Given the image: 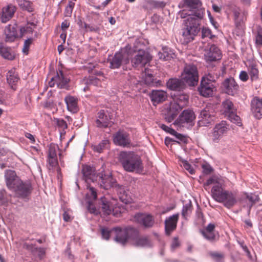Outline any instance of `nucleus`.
Returning a JSON list of instances; mask_svg holds the SVG:
<instances>
[{"label":"nucleus","mask_w":262,"mask_h":262,"mask_svg":"<svg viewBox=\"0 0 262 262\" xmlns=\"http://www.w3.org/2000/svg\"><path fill=\"white\" fill-rule=\"evenodd\" d=\"M118 160L124 170L127 172L140 173L144 169L141 157L133 151H121Z\"/></svg>","instance_id":"1"},{"label":"nucleus","mask_w":262,"mask_h":262,"mask_svg":"<svg viewBox=\"0 0 262 262\" xmlns=\"http://www.w3.org/2000/svg\"><path fill=\"white\" fill-rule=\"evenodd\" d=\"M211 192L213 199L216 201L222 203L228 208L232 207L237 202L236 192L224 190L221 186H214Z\"/></svg>","instance_id":"2"},{"label":"nucleus","mask_w":262,"mask_h":262,"mask_svg":"<svg viewBox=\"0 0 262 262\" xmlns=\"http://www.w3.org/2000/svg\"><path fill=\"white\" fill-rule=\"evenodd\" d=\"M202 18L191 16L184 20V27L182 29V36L184 43H188L192 41L194 36L200 32V22Z\"/></svg>","instance_id":"3"},{"label":"nucleus","mask_w":262,"mask_h":262,"mask_svg":"<svg viewBox=\"0 0 262 262\" xmlns=\"http://www.w3.org/2000/svg\"><path fill=\"white\" fill-rule=\"evenodd\" d=\"M188 97L186 95H180L176 101L170 102L168 107L167 108L166 113L165 114V119L168 122H172L177 117L179 112L186 105Z\"/></svg>","instance_id":"4"},{"label":"nucleus","mask_w":262,"mask_h":262,"mask_svg":"<svg viewBox=\"0 0 262 262\" xmlns=\"http://www.w3.org/2000/svg\"><path fill=\"white\" fill-rule=\"evenodd\" d=\"M181 77L186 83L190 86H194L198 84L199 82V73L198 68L193 64H186L183 71L181 74Z\"/></svg>","instance_id":"5"},{"label":"nucleus","mask_w":262,"mask_h":262,"mask_svg":"<svg viewBox=\"0 0 262 262\" xmlns=\"http://www.w3.org/2000/svg\"><path fill=\"white\" fill-rule=\"evenodd\" d=\"M134 228L130 226L124 228H114L112 230L116 233L115 241L122 245H125L129 240L131 242Z\"/></svg>","instance_id":"6"},{"label":"nucleus","mask_w":262,"mask_h":262,"mask_svg":"<svg viewBox=\"0 0 262 262\" xmlns=\"http://www.w3.org/2000/svg\"><path fill=\"white\" fill-rule=\"evenodd\" d=\"M131 241L132 245L140 248H149L152 246V242L149 236L141 235L139 231L134 228Z\"/></svg>","instance_id":"7"},{"label":"nucleus","mask_w":262,"mask_h":262,"mask_svg":"<svg viewBox=\"0 0 262 262\" xmlns=\"http://www.w3.org/2000/svg\"><path fill=\"white\" fill-rule=\"evenodd\" d=\"M230 130V125L226 121H222L216 123L213 127L212 133V141L214 143H218L220 139L226 135Z\"/></svg>","instance_id":"8"},{"label":"nucleus","mask_w":262,"mask_h":262,"mask_svg":"<svg viewBox=\"0 0 262 262\" xmlns=\"http://www.w3.org/2000/svg\"><path fill=\"white\" fill-rule=\"evenodd\" d=\"M185 3L189 9L190 13L189 16H194L198 18H203L205 9L201 8L202 4L199 0H185Z\"/></svg>","instance_id":"9"},{"label":"nucleus","mask_w":262,"mask_h":262,"mask_svg":"<svg viewBox=\"0 0 262 262\" xmlns=\"http://www.w3.org/2000/svg\"><path fill=\"white\" fill-rule=\"evenodd\" d=\"M16 197L20 199H27L32 191L31 184L29 182L22 180L12 190Z\"/></svg>","instance_id":"10"},{"label":"nucleus","mask_w":262,"mask_h":262,"mask_svg":"<svg viewBox=\"0 0 262 262\" xmlns=\"http://www.w3.org/2000/svg\"><path fill=\"white\" fill-rule=\"evenodd\" d=\"M205 59L207 61H215L221 59L222 53L215 45H208L205 50Z\"/></svg>","instance_id":"11"},{"label":"nucleus","mask_w":262,"mask_h":262,"mask_svg":"<svg viewBox=\"0 0 262 262\" xmlns=\"http://www.w3.org/2000/svg\"><path fill=\"white\" fill-rule=\"evenodd\" d=\"M195 115L194 112L190 110H186L183 111L179 118L175 121L174 124L180 126H184L185 123L190 125L194 124Z\"/></svg>","instance_id":"12"},{"label":"nucleus","mask_w":262,"mask_h":262,"mask_svg":"<svg viewBox=\"0 0 262 262\" xmlns=\"http://www.w3.org/2000/svg\"><path fill=\"white\" fill-rule=\"evenodd\" d=\"M113 142L116 145L127 147L130 144L129 135L123 130H119L113 135Z\"/></svg>","instance_id":"13"},{"label":"nucleus","mask_w":262,"mask_h":262,"mask_svg":"<svg viewBox=\"0 0 262 262\" xmlns=\"http://www.w3.org/2000/svg\"><path fill=\"white\" fill-rule=\"evenodd\" d=\"M151 59V57L148 52L144 50H139L137 53H136V54L132 59V63L135 67H137L139 65L144 66Z\"/></svg>","instance_id":"14"},{"label":"nucleus","mask_w":262,"mask_h":262,"mask_svg":"<svg viewBox=\"0 0 262 262\" xmlns=\"http://www.w3.org/2000/svg\"><path fill=\"white\" fill-rule=\"evenodd\" d=\"M5 180L7 188L11 191L21 181L15 171L10 169L5 171Z\"/></svg>","instance_id":"15"},{"label":"nucleus","mask_w":262,"mask_h":262,"mask_svg":"<svg viewBox=\"0 0 262 262\" xmlns=\"http://www.w3.org/2000/svg\"><path fill=\"white\" fill-rule=\"evenodd\" d=\"M223 87L225 92L231 96L236 95L239 91V86L232 77L225 79L223 82Z\"/></svg>","instance_id":"16"},{"label":"nucleus","mask_w":262,"mask_h":262,"mask_svg":"<svg viewBox=\"0 0 262 262\" xmlns=\"http://www.w3.org/2000/svg\"><path fill=\"white\" fill-rule=\"evenodd\" d=\"M95 121L98 127L106 128L111 125L112 118L110 114L104 110H100L97 114Z\"/></svg>","instance_id":"17"},{"label":"nucleus","mask_w":262,"mask_h":262,"mask_svg":"<svg viewBox=\"0 0 262 262\" xmlns=\"http://www.w3.org/2000/svg\"><path fill=\"white\" fill-rule=\"evenodd\" d=\"M135 221L146 228L154 226L155 221L152 215L145 213H137L134 216Z\"/></svg>","instance_id":"18"},{"label":"nucleus","mask_w":262,"mask_h":262,"mask_svg":"<svg viewBox=\"0 0 262 262\" xmlns=\"http://www.w3.org/2000/svg\"><path fill=\"white\" fill-rule=\"evenodd\" d=\"M251 110L257 119L262 118V97H254L251 102Z\"/></svg>","instance_id":"19"},{"label":"nucleus","mask_w":262,"mask_h":262,"mask_svg":"<svg viewBox=\"0 0 262 262\" xmlns=\"http://www.w3.org/2000/svg\"><path fill=\"white\" fill-rule=\"evenodd\" d=\"M108 61L110 62L111 69H118L123 63L127 64L129 60L128 58L124 59L121 53L117 52L113 56L109 57Z\"/></svg>","instance_id":"20"},{"label":"nucleus","mask_w":262,"mask_h":262,"mask_svg":"<svg viewBox=\"0 0 262 262\" xmlns=\"http://www.w3.org/2000/svg\"><path fill=\"white\" fill-rule=\"evenodd\" d=\"M205 79H202L201 84L198 88V91L201 95L205 97H209L213 95L215 87L211 82H207Z\"/></svg>","instance_id":"21"},{"label":"nucleus","mask_w":262,"mask_h":262,"mask_svg":"<svg viewBox=\"0 0 262 262\" xmlns=\"http://www.w3.org/2000/svg\"><path fill=\"white\" fill-rule=\"evenodd\" d=\"M99 183L100 186L104 189H108L111 187L116 189V185H118L116 183V180L114 179L112 174H104L99 177Z\"/></svg>","instance_id":"22"},{"label":"nucleus","mask_w":262,"mask_h":262,"mask_svg":"<svg viewBox=\"0 0 262 262\" xmlns=\"http://www.w3.org/2000/svg\"><path fill=\"white\" fill-rule=\"evenodd\" d=\"M179 219V214H173L165 221V231L166 234L169 235L177 227V222Z\"/></svg>","instance_id":"23"},{"label":"nucleus","mask_w":262,"mask_h":262,"mask_svg":"<svg viewBox=\"0 0 262 262\" xmlns=\"http://www.w3.org/2000/svg\"><path fill=\"white\" fill-rule=\"evenodd\" d=\"M167 88L173 91H181L186 88V82L181 79L170 78L167 82Z\"/></svg>","instance_id":"24"},{"label":"nucleus","mask_w":262,"mask_h":262,"mask_svg":"<svg viewBox=\"0 0 262 262\" xmlns=\"http://www.w3.org/2000/svg\"><path fill=\"white\" fill-rule=\"evenodd\" d=\"M200 117L201 118L199 121L200 125L207 126L213 120V112H211L209 108L206 107L201 111Z\"/></svg>","instance_id":"25"},{"label":"nucleus","mask_w":262,"mask_h":262,"mask_svg":"<svg viewBox=\"0 0 262 262\" xmlns=\"http://www.w3.org/2000/svg\"><path fill=\"white\" fill-rule=\"evenodd\" d=\"M149 97L154 105L164 101L167 98V93L162 90H152Z\"/></svg>","instance_id":"26"},{"label":"nucleus","mask_w":262,"mask_h":262,"mask_svg":"<svg viewBox=\"0 0 262 262\" xmlns=\"http://www.w3.org/2000/svg\"><path fill=\"white\" fill-rule=\"evenodd\" d=\"M16 8L12 5H9L2 9L1 20L3 23L9 21L14 15Z\"/></svg>","instance_id":"27"},{"label":"nucleus","mask_w":262,"mask_h":262,"mask_svg":"<svg viewBox=\"0 0 262 262\" xmlns=\"http://www.w3.org/2000/svg\"><path fill=\"white\" fill-rule=\"evenodd\" d=\"M100 207L104 215H110L112 214L114 211L112 203L105 197L101 198Z\"/></svg>","instance_id":"28"},{"label":"nucleus","mask_w":262,"mask_h":262,"mask_svg":"<svg viewBox=\"0 0 262 262\" xmlns=\"http://www.w3.org/2000/svg\"><path fill=\"white\" fill-rule=\"evenodd\" d=\"M57 86L60 89L65 88L69 82V78L64 75L62 71L57 72V75L53 77Z\"/></svg>","instance_id":"29"},{"label":"nucleus","mask_w":262,"mask_h":262,"mask_svg":"<svg viewBox=\"0 0 262 262\" xmlns=\"http://www.w3.org/2000/svg\"><path fill=\"white\" fill-rule=\"evenodd\" d=\"M6 41L7 42H13L17 37L16 29L12 25H8L5 29Z\"/></svg>","instance_id":"30"},{"label":"nucleus","mask_w":262,"mask_h":262,"mask_svg":"<svg viewBox=\"0 0 262 262\" xmlns=\"http://www.w3.org/2000/svg\"><path fill=\"white\" fill-rule=\"evenodd\" d=\"M246 200L245 201L248 203L247 204V207L248 208V212L250 213L251 209L252 207L256 203L258 202L260 200V198L258 195L256 194L255 193H245Z\"/></svg>","instance_id":"31"},{"label":"nucleus","mask_w":262,"mask_h":262,"mask_svg":"<svg viewBox=\"0 0 262 262\" xmlns=\"http://www.w3.org/2000/svg\"><path fill=\"white\" fill-rule=\"evenodd\" d=\"M19 80L18 74L14 70L9 71L7 75V80L11 89L15 90V85Z\"/></svg>","instance_id":"32"},{"label":"nucleus","mask_w":262,"mask_h":262,"mask_svg":"<svg viewBox=\"0 0 262 262\" xmlns=\"http://www.w3.org/2000/svg\"><path fill=\"white\" fill-rule=\"evenodd\" d=\"M115 190L117 191L119 198L121 202L125 204H127L129 202V196L127 194V193L122 186L119 185H116Z\"/></svg>","instance_id":"33"},{"label":"nucleus","mask_w":262,"mask_h":262,"mask_svg":"<svg viewBox=\"0 0 262 262\" xmlns=\"http://www.w3.org/2000/svg\"><path fill=\"white\" fill-rule=\"evenodd\" d=\"M68 109L71 112H75L77 108V100L74 97L69 96L65 98Z\"/></svg>","instance_id":"34"},{"label":"nucleus","mask_w":262,"mask_h":262,"mask_svg":"<svg viewBox=\"0 0 262 262\" xmlns=\"http://www.w3.org/2000/svg\"><path fill=\"white\" fill-rule=\"evenodd\" d=\"M82 173L83 176L87 181L89 180L93 181V177L95 176V170L90 166L85 165L82 168Z\"/></svg>","instance_id":"35"},{"label":"nucleus","mask_w":262,"mask_h":262,"mask_svg":"<svg viewBox=\"0 0 262 262\" xmlns=\"http://www.w3.org/2000/svg\"><path fill=\"white\" fill-rule=\"evenodd\" d=\"M223 109L224 114L226 116L233 112H236V109L234 108L232 101L230 100H226L222 103Z\"/></svg>","instance_id":"36"},{"label":"nucleus","mask_w":262,"mask_h":262,"mask_svg":"<svg viewBox=\"0 0 262 262\" xmlns=\"http://www.w3.org/2000/svg\"><path fill=\"white\" fill-rule=\"evenodd\" d=\"M174 54L167 49H163L162 51H160L158 54V58L163 60H168L173 58Z\"/></svg>","instance_id":"37"},{"label":"nucleus","mask_w":262,"mask_h":262,"mask_svg":"<svg viewBox=\"0 0 262 262\" xmlns=\"http://www.w3.org/2000/svg\"><path fill=\"white\" fill-rule=\"evenodd\" d=\"M35 27V25L33 23H28L20 29V36L21 37L25 34L32 33Z\"/></svg>","instance_id":"38"},{"label":"nucleus","mask_w":262,"mask_h":262,"mask_svg":"<svg viewBox=\"0 0 262 262\" xmlns=\"http://www.w3.org/2000/svg\"><path fill=\"white\" fill-rule=\"evenodd\" d=\"M249 74L250 76L251 80H255L258 78V70L256 65L251 63L249 65L248 69Z\"/></svg>","instance_id":"39"},{"label":"nucleus","mask_w":262,"mask_h":262,"mask_svg":"<svg viewBox=\"0 0 262 262\" xmlns=\"http://www.w3.org/2000/svg\"><path fill=\"white\" fill-rule=\"evenodd\" d=\"M83 83L87 85H94L95 86H99L100 85V80L94 76H90L88 78L83 80Z\"/></svg>","instance_id":"40"},{"label":"nucleus","mask_w":262,"mask_h":262,"mask_svg":"<svg viewBox=\"0 0 262 262\" xmlns=\"http://www.w3.org/2000/svg\"><path fill=\"white\" fill-rule=\"evenodd\" d=\"M19 6L24 10H27L29 12L33 11L32 4L26 0H18Z\"/></svg>","instance_id":"41"},{"label":"nucleus","mask_w":262,"mask_h":262,"mask_svg":"<svg viewBox=\"0 0 262 262\" xmlns=\"http://www.w3.org/2000/svg\"><path fill=\"white\" fill-rule=\"evenodd\" d=\"M59 150L57 145L51 144L49 146L48 158H57V151Z\"/></svg>","instance_id":"42"},{"label":"nucleus","mask_w":262,"mask_h":262,"mask_svg":"<svg viewBox=\"0 0 262 262\" xmlns=\"http://www.w3.org/2000/svg\"><path fill=\"white\" fill-rule=\"evenodd\" d=\"M11 195L8 194L5 189L0 190V203L4 204L5 203L10 202Z\"/></svg>","instance_id":"43"},{"label":"nucleus","mask_w":262,"mask_h":262,"mask_svg":"<svg viewBox=\"0 0 262 262\" xmlns=\"http://www.w3.org/2000/svg\"><path fill=\"white\" fill-rule=\"evenodd\" d=\"M228 119L231 122L233 123L236 124L238 126H241L242 125L240 117L236 115L235 112H233L232 113H230L227 115Z\"/></svg>","instance_id":"44"},{"label":"nucleus","mask_w":262,"mask_h":262,"mask_svg":"<svg viewBox=\"0 0 262 262\" xmlns=\"http://www.w3.org/2000/svg\"><path fill=\"white\" fill-rule=\"evenodd\" d=\"M0 54L4 58L9 60H12L14 58V56L10 52L9 49L7 48L1 47Z\"/></svg>","instance_id":"45"},{"label":"nucleus","mask_w":262,"mask_h":262,"mask_svg":"<svg viewBox=\"0 0 262 262\" xmlns=\"http://www.w3.org/2000/svg\"><path fill=\"white\" fill-rule=\"evenodd\" d=\"M217 184L218 186L219 185H221V179L219 177L215 176H212L210 178H209L207 181L204 183V186H207L211 184Z\"/></svg>","instance_id":"46"},{"label":"nucleus","mask_w":262,"mask_h":262,"mask_svg":"<svg viewBox=\"0 0 262 262\" xmlns=\"http://www.w3.org/2000/svg\"><path fill=\"white\" fill-rule=\"evenodd\" d=\"M201 232L205 238L211 242H215L216 240V236L213 232H207L201 231Z\"/></svg>","instance_id":"47"},{"label":"nucleus","mask_w":262,"mask_h":262,"mask_svg":"<svg viewBox=\"0 0 262 262\" xmlns=\"http://www.w3.org/2000/svg\"><path fill=\"white\" fill-rule=\"evenodd\" d=\"M192 207V206L191 202L184 205L182 211V215L184 217L186 218V216L191 213Z\"/></svg>","instance_id":"48"},{"label":"nucleus","mask_w":262,"mask_h":262,"mask_svg":"<svg viewBox=\"0 0 262 262\" xmlns=\"http://www.w3.org/2000/svg\"><path fill=\"white\" fill-rule=\"evenodd\" d=\"M209 255L215 260L216 262H223L222 260L224 257V255L222 252H210Z\"/></svg>","instance_id":"49"},{"label":"nucleus","mask_w":262,"mask_h":262,"mask_svg":"<svg viewBox=\"0 0 262 262\" xmlns=\"http://www.w3.org/2000/svg\"><path fill=\"white\" fill-rule=\"evenodd\" d=\"M233 13L235 24L237 26L238 24H240L241 20V10L239 8H235L233 10Z\"/></svg>","instance_id":"50"},{"label":"nucleus","mask_w":262,"mask_h":262,"mask_svg":"<svg viewBox=\"0 0 262 262\" xmlns=\"http://www.w3.org/2000/svg\"><path fill=\"white\" fill-rule=\"evenodd\" d=\"M108 144V140H103L98 145L95 146L94 149V150L100 153L102 151L103 149L105 148Z\"/></svg>","instance_id":"51"},{"label":"nucleus","mask_w":262,"mask_h":262,"mask_svg":"<svg viewBox=\"0 0 262 262\" xmlns=\"http://www.w3.org/2000/svg\"><path fill=\"white\" fill-rule=\"evenodd\" d=\"M36 247L35 245L27 242H24L23 244V248L30 252L32 254H33Z\"/></svg>","instance_id":"52"},{"label":"nucleus","mask_w":262,"mask_h":262,"mask_svg":"<svg viewBox=\"0 0 262 262\" xmlns=\"http://www.w3.org/2000/svg\"><path fill=\"white\" fill-rule=\"evenodd\" d=\"M216 78H217V74L209 72L205 76L203 77L202 79H205V81L207 80V82H211L212 83L213 82L215 81Z\"/></svg>","instance_id":"53"},{"label":"nucleus","mask_w":262,"mask_h":262,"mask_svg":"<svg viewBox=\"0 0 262 262\" xmlns=\"http://www.w3.org/2000/svg\"><path fill=\"white\" fill-rule=\"evenodd\" d=\"M33 41L32 38L26 39L24 44L23 48L22 49L23 52L27 55L28 54L30 46L31 45Z\"/></svg>","instance_id":"54"},{"label":"nucleus","mask_w":262,"mask_h":262,"mask_svg":"<svg viewBox=\"0 0 262 262\" xmlns=\"http://www.w3.org/2000/svg\"><path fill=\"white\" fill-rule=\"evenodd\" d=\"M46 254V249L43 248L36 247L33 253L34 255H37L40 259H42Z\"/></svg>","instance_id":"55"},{"label":"nucleus","mask_w":262,"mask_h":262,"mask_svg":"<svg viewBox=\"0 0 262 262\" xmlns=\"http://www.w3.org/2000/svg\"><path fill=\"white\" fill-rule=\"evenodd\" d=\"M214 36L212 34V32L210 29L208 28H203L202 29V37L203 38L205 37H208L211 39Z\"/></svg>","instance_id":"56"},{"label":"nucleus","mask_w":262,"mask_h":262,"mask_svg":"<svg viewBox=\"0 0 262 262\" xmlns=\"http://www.w3.org/2000/svg\"><path fill=\"white\" fill-rule=\"evenodd\" d=\"M100 231L102 238L106 240H108L110 239L111 231L113 230H110L107 228L103 227L101 228Z\"/></svg>","instance_id":"57"},{"label":"nucleus","mask_w":262,"mask_h":262,"mask_svg":"<svg viewBox=\"0 0 262 262\" xmlns=\"http://www.w3.org/2000/svg\"><path fill=\"white\" fill-rule=\"evenodd\" d=\"M145 83L149 86H153L155 85L154 79L152 74L145 75L144 77Z\"/></svg>","instance_id":"58"},{"label":"nucleus","mask_w":262,"mask_h":262,"mask_svg":"<svg viewBox=\"0 0 262 262\" xmlns=\"http://www.w3.org/2000/svg\"><path fill=\"white\" fill-rule=\"evenodd\" d=\"M95 68V66L90 64L89 66L86 67V68L88 71L89 73H92L94 75H97V76H101L103 75V73L100 71H97L96 70L94 69Z\"/></svg>","instance_id":"59"},{"label":"nucleus","mask_w":262,"mask_h":262,"mask_svg":"<svg viewBox=\"0 0 262 262\" xmlns=\"http://www.w3.org/2000/svg\"><path fill=\"white\" fill-rule=\"evenodd\" d=\"M186 170H187L190 173H194V169L192 166L187 161H184L182 162V165Z\"/></svg>","instance_id":"60"},{"label":"nucleus","mask_w":262,"mask_h":262,"mask_svg":"<svg viewBox=\"0 0 262 262\" xmlns=\"http://www.w3.org/2000/svg\"><path fill=\"white\" fill-rule=\"evenodd\" d=\"M202 168L203 169V173L206 174H210L213 171V168L208 163L202 164Z\"/></svg>","instance_id":"61"},{"label":"nucleus","mask_w":262,"mask_h":262,"mask_svg":"<svg viewBox=\"0 0 262 262\" xmlns=\"http://www.w3.org/2000/svg\"><path fill=\"white\" fill-rule=\"evenodd\" d=\"M89 192L88 193V195L89 196L90 198L92 200H95L97 199V192L96 189L93 187H89Z\"/></svg>","instance_id":"62"},{"label":"nucleus","mask_w":262,"mask_h":262,"mask_svg":"<svg viewBox=\"0 0 262 262\" xmlns=\"http://www.w3.org/2000/svg\"><path fill=\"white\" fill-rule=\"evenodd\" d=\"M180 246V242L179 241L178 237H175L173 238L171 244V249L172 250H174Z\"/></svg>","instance_id":"63"},{"label":"nucleus","mask_w":262,"mask_h":262,"mask_svg":"<svg viewBox=\"0 0 262 262\" xmlns=\"http://www.w3.org/2000/svg\"><path fill=\"white\" fill-rule=\"evenodd\" d=\"M47 161L49 166L52 168L56 166L58 164L57 158H48Z\"/></svg>","instance_id":"64"}]
</instances>
